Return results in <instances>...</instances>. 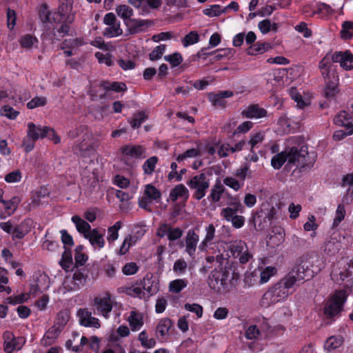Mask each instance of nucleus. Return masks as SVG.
<instances>
[{"instance_id":"nucleus-20","label":"nucleus","mask_w":353,"mask_h":353,"mask_svg":"<svg viewBox=\"0 0 353 353\" xmlns=\"http://www.w3.org/2000/svg\"><path fill=\"white\" fill-rule=\"evenodd\" d=\"M85 238L88 239L94 247L102 248L104 246L103 234L99 233L97 229L92 230L87 235H85Z\"/></svg>"},{"instance_id":"nucleus-30","label":"nucleus","mask_w":353,"mask_h":353,"mask_svg":"<svg viewBox=\"0 0 353 353\" xmlns=\"http://www.w3.org/2000/svg\"><path fill=\"white\" fill-rule=\"evenodd\" d=\"M343 343V339L341 336H332L329 337L325 343L324 347L328 352H332L339 347Z\"/></svg>"},{"instance_id":"nucleus-3","label":"nucleus","mask_w":353,"mask_h":353,"mask_svg":"<svg viewBox=\"0 0 353 353\" xmlns=\"http://www.w3.org/2000/svg\"><path fill=\"white\" fill-rule=\"evenodd\" d=\"M288 158V164L299 168L300 172H305L311 169L314 163V159L309 156L307 146H302L299 149L292 147L286 149Z\"/></svg>"},{"instance_id":"nucleus-23","label":"nucleus","mask_w":353,"mask_h":353,"mask_svg":"<svg viewBox=\"0 0 353 353\" xmlns=\"http://www.w3.org/2000/svg\"><path fill=\"white\" fill-rule=\"evenodd\" d=\"M189 197L188 190L183 184L176 185L170 192V199L173 201H176L179 198L187 200Z\"/></svg>"},{"instance_id":"nucleus-60","label":"nucleus","mask_w":353,"mask_h":353,"mask_svg":"<svg viewBox=\"0 0 353 353\" xmlns=\"http://www.w3.org/2000/svg\"><path fill=\"white\" fill-rule=\"evenodd\" d=\"M17 15L14 10L10 8L7 9V23L8 27L12 29L16 24Z\"/></svg>"},{"instance_id":"nucleus-21","label":"nucleus","mask_w":353,"mask_h":353,"mask_svg":"<svg viewBox=\"0 0 353 353\" xmlns=\"http://www.w3.org/2000/svg\"><path fill=\"white\" fill-rule=\"evenodd\" d=\"M73 151L77 154L84 157L90 156L94 153L92 146L90 143L85 142V138H83L81 143L76 144L73 147Z\"/></svg>"},{"instance_id":"nucleus-49","label":"nucleus","mask_w":353,"mask_h":353,"mask_svg":"<svg viewBox=\"0 0 353 353\" xmlns=\"http://www.w3.org/2000/svg\"><path fill=\"white\" fill-rule=\"evenodd\" d=\"M19 112L14 110L11 106L6 105L2 107L1 110V114L6 117L10 119H14L19 115Z\"/></svg>"},{"instance_id":"nucleus-10","label":"nucleus","mask_w":353,"mask_h":353,"mask_svg":"<svg viewBox=\"0 0 353 353\" xmlns=\"http://www.w3.org/2000/svg\"><path fill=\"white\" fill-rule=\"evenodd\" d=\"M39 17L43 23H54L61 21L60 17L63 14L60 12H52L46 3H42L39 8Z\"/></svg>"},{"instance_id":"nucleus-16","label":"nucleus","mask_w":353,"mask_h":353,"mask_svg":"<svg viewBox=\"0 0 353 353\" xmlns=\"http://www.w3.org/2000/svg\"><path fill=\"white\" fill-rule=\"evenodd\" d=\"M32 220L30 219H25L19 225L14 227L12 231V239H23L31 230Z\"/></svg>"},{"instance_id":"nucleus-28","label":"nucleus","mask_w":353,"mask_h":353,"mask_svg":"<svg viewBox=\"0 0 353 353\" xmlns=\"http://www.w3.org/2000/svg\"><path fill=\"white\" fill-rule=\"evenodd\" d=\"M100 86L106 91H115L117 92H124L127 90L126 85L123 82H109L103 81L101 82Z\"/></svg>"},{"instance_id":"nucleus-15","label":"nucleus","mask_w":353,"mask_h":353,"mask_svg":"<svg viewBox=\"0 0 353 353\" xmlns=\"http://www.w3.org/2000/svg\"><path fill=\"white\" fill-rule=\"evenodd\" d=\"M234 95L232 91L225 90L217 94L210 93L208 99L214 107L224 108L226 105L225 98L232 97Z\"/></svg>"},{"instance_id":"nucleus-17","label":"nucleus","mask_w":353,"mask_h":353,"mask_svg":"<svg viewBox=\"0 0 353 353\" xmlns=\"http://www.w3.org/2000/svg\"><path fill=\"white\" fill-rule=\"evenodd\" d=\"M341 248V245L336 236L333 234L326 240L324 245V252L328 255H334L338 252Z\"/></svg>"},{"instance_id":"nucleus-31","label":"nucleus","mask_w":353,"mask_h":353,"mask_svg":"<svg viewBox=\"0 0 353 353\" xmlns=\"http://www.w3.org/2000/svg\"><path fill=\"white\" fill-rule=\"evenodd\" d=\"M285 161L288 162L286 150L274 155L271 160V165L274 169L279 170Z\"/></svg>"},{"instance_id":"nucleus-11","label":"nucleus","mask_w":353,"mask_h":353,"mask_svg":"<svg viewBox=\"0 0 353 353\" xmlns=\"http://www.w3.org/2000/svg\"><path fill=\"white\" fill-rule=\"evenodd\" d=\"M128 32L131 34H137L145 31L147 28L153 25L150 20L131 19L125 21Z\"/></svg>"},{"instance_id":"nucleus-9","label":"nucleus","mask_w":353,"mask_h":353,"mask_svg":"<svg viewBox=\"0 0 353 353\" xmlns=\"http://www.w3.org/2000/svg\"><path fill=\"white\" fill-rule=\"evenodd\" d=\"M322 74L324 77L326 85L325 89V96L327 98H332L338 93L339 90L338 85V77L336 75L334 71H330V69H327L325 72H323Z\"/></svg>"},{"instance_id":"nucleus-27","label":"nucleus","mask_w":353,"mask_h":353,"mask_svg":"<svg viewBox=\"0 0 353 353\" xmlns=\"http://www.w3.org/2000/svg\"><path fill=\"white\" fill-rule=\"evenodd\" d=\"M225 188L221 183V181H216L210 190V194L208 196V199L212 203H216L219 201L221 197L224 192Z\"/></svg>"},{"instance_id":"nucleus-14","label":"nucleus","mask_w":353,"mask_h":353,"mask_svg":"<svg viewBox=\"0 0 353 353\" xmlns=\"http://www.w3.org/2000/svg\"><path fill=\"white\" fill-rule=\"evenodd\" d=\"M267 113V110L258 104H252L241 112V115L249 119H261L265 117Z\"/></svg>"},{"instance_id":"nucleus-34","label":"nucleus","mask_w":353,"mask_h":353,"mask_svg":"<svg viewBox=\"0 0 353 353\" xmlns=\"http://www.w3.org/2000/svg\"><path fill=\"white\" fill-rule=\"evenodd\" d=\"M159 161V159L156 156H153L148 159L143 165V170L144 174L150 175L154 171L156 165Z\"/></svg>"},{"instance_id":"nucleus-38","label":"nucleus","mask_w":353,"mask_h":353,"mask_svg":"<svg viewBox=\"0 0 353 353\" xmlns=\"http://www.w3.org/2000/svg\"><path fill=\"white\" fill-rule=\"evenodd\" d=\"M123 31L120 28L119 23H115L113 25H109L103 32V35L108 37H117L122 34Z\"/></svg>"},{"instance_id":"nucleus-4","label":"nucleus","mask_w":353,"mask_h":353,"mask_svg":"<svg viewBox=\"0 0 353 353\" xmlns=\"http://www.w3.org/2000/svg\"><path fill=\"white\" fill-rule=\"evenodd\" d=\"M347 299L346 292L344 290L337 291L327 301L323 314L327 319L331 321L338 316L343 310V306Z\"/></svg>"},{"instance_id":"nucleus-53","label":"nucleus","mask_w":353,"mask_h":353,"mask_svg":"<svg viewBox=\"0 0 353 353\" xmlns=\"http://www.w3.org/2000/svg\"><path fill=\"white\" fill-rule=\"evenodd\" d=\"M264 139V134L261 132H256L252 134L250 137V139L248 142V144L250 145V152H252V150L256 147V145L261 143Z\"/></svg>"},{"instance_id":"nucleus-18","label":"nucleus","mask_w":353,"mask_h":353,"mask_svg":"<svg viewBox=\"0 0 353 353\" xmlns=\"http://www.w3.org/2000/svg\"><path fill=\"white\" fill-rule=\"evenodd\" d=\"M199 239V235L196 234L194 230H190L188 232L185 239V244L186 252L190 256H193L194 254Z\"/></svg>"},{"instance_id":"nucleus-42","label":"nucleus","mask_w":353,"mask_h":353,"mask_svg":"<svg viewBox=\"0 0 353 353\" xmlns=\"http://www.w3.org/2000/svg\"><path fill=\"white\" fill-rule=\"evenodd\" d=\"M70 319V312L67 310L60 311L56 318V324L61 327H63Z\"/></svg>"},{"instance_id":"nucleus-6","label":"nucleus","mask_w":353,"mask_h":353,"mask_svg":"<svg viewBox=\"0 0 353 353\" xmlns=\"http://www.w3.org/2000/svg\"><path fill=\"white\" fill-rule=\"evenodd\" d=\"M27 137L33 141L39 139L48 137L52 140L54 143H59L61 141L60 137L57 136L54 129L48 126H37L33 123H28Z\"/></svg>"},{"instance_id":"nucleus-45","label":"nucleus","mask_w":353,"mask_h":353,"mask_svg":"<svg viewBox=\"0 0 353 353\" xmlns=\"http://www.w3.org/2000/svg\"><path fill=\"white\" fill-rule=\"evenodd\" d=\"M139 340L142 346L146 348H152L155 344L156 341L154 339H148V334L145 331H142L139 335Z\"/></svg>"},{"instance_id":"nucleus-2","label":"nucleus","mask_w":353,"mask_h":353,"mask_svg":"<svg viewBox=\"0 0 353 353\" xmlns=\"http://www.w3.org/2000/svg\"><path fill=\"white\" fill-rule=\"evenodd\" d=\"M294 285V283L285 276L263 295L260 301L261 305L267 307L271 304L285 299L292 294L291 289Z\"/></svg>"},{"instance_id":"nucleus-39","label":"nucleus","mask_w":353,"mask_h":353,"mask_svg":"<svg viewBox=\"0 0 353 353\" xmlns=\"http://www.w3.org/2000/svg\"><path fill=\"white\" fill-rule=\"evenodd\" d=\"M148 116L143 112H139L133 114L130 121L132 128H139L141 125L147 119Z\"/></svg>"},{"instance_id":"nucleus-8","label":"nucleus","mask_w":353,"mask_h":353,"mask_svg":"<svg viewBox=\"0 0 353 353\" xmlns=\"http://www.w3.org/2000/svg\"><path fill=\"white\" fill-rule=\"evenodd\" d=\"M93 305L98 314H101L105 319L109 318V314L112 310L111 294L106 291L103 293V296H96L93 300Z\"/></svg>"},{"instance_id":"nucleus-19","label":"nucleus","mask_w":353,"mask_h":353,"mask_svg":"<svg viewBox=\"0 0 353 353\" xmlns=\"http://www.w3.org/2000/svg\"><path fill=\"white\" fill-rule=\"evenodd\" d=\"M243 206L239 202H234L231 205V207L223 208L221 210V215L224 217L227 221H230L236 215L237 212H242Z\"/></svg>"},{"instance_id":"nucleus-50","label":"nucleus","mask_w":353,"mask_h":353,"mask_svg":"<svg viewBox=\"0 0 353 353\" xmlns=\"http://www.w3.org/2000/svg\"><path fill=\"white\" fill-rule=\"evenodd\" d=\"M223 12H225L224 8L221 9L219 5H213L203 10V13L210 17L219 16Z\"/></svg>"},{"instance_id":"nucleus-43","label":"nucleus","mask_w":353,"mask_h":353,"mask_svg":"<svg viewBox=\"0 0 353 353\" xmlns=\"http://www.w3.org/2000/svg\"><path fill=\"white\" fill-rule=\"evenodd\" d=\"M199 41V35L196 31H191L190 33L186 34L182 43L184 47H187L190 45L196 43Z\"/></svg>"},{"instance_id":"nucleus-26","label":"nucleus","mask_w":353,"mask_h":353,"mask_svg":"<svg viewBox=\"0 0 353 353\" xmlns=\"http://www.w3.org/2000/svg\"><path fill=\"white\" fill-rule=\"evenodd\" d=\"M128 321L132 331L139 330L143 325V316L135 311L130 312Z\"/></svg>"},{"instance_id":"nucleus-7","label":"nucleus","mask_w":353,"mask_h":353,"mask_svg":"<svg viewBox=\"0 0 353 353\" xmlns=\"http://www.w3.org/2000/svg\"><path fill=\"white\" fill-rule=\"evenodd\" d=\"M188 185L190 189L194 190L193 196L196 200H200L205 196L206 191L210 187V180L205 173H201L193 176L188 182Z\"/></svg>"},{"instance_id":"nucleus-35","label":"nucleus","mask_w":353,"mask_h":353,"mask_svg":"<svg viewBox=\"0 0 353 353\" xmlns=\"http://www.w3.org/2000/svg\"><path fill=\"white\" fill-rule=\"evenodd\" d=\"M116 12L118 16L125 20V22L131 19L133 14V10L127 5H120L116 8Z\"/></svg>"},{"instance_id":"nucleus-22","label":"nucleus","mask_w":353,"mask_h":353,"mask_svg":"<svg viewBox=\"0 0 353 353\" xmlns=\"http://www.w3.org/2000/svg\"><path fill=\"white\" fill-rule=\"evenodd\" d=\"M143 289L148 293V297L157 293L159 290L158 283L152 279V276L146 275L142 282Z\"/></svg>"},{"instance_id":"nucleus-13","label":"nucleus","mask_w":353,"mask_h":353,"mask_svg":"<svg viewBox=\"0 0 353 353\" xmlns=\"http://www.w3.org/2000/svg\"><path fill=\"white\" fill-rule=\"evenodd\" d=\"M120 150L123 155L128 156L131 158L140 159L146 157L145 155V148L140 145H125L121 147Z\"/></svg>"},{"instance_id":"nucleus-55","label":"nucleus","mask_w":353,"mask_h":353,"mask_svg":"<svg viewBox=\"0 0 353 353\" xmlns=\"http://www.w3.org/2000/svg\"><path fill=\"white\" fill-rule=\"evenodd\" d=\"M183 234V231L179 228H172L170 226V230L168 232V239L170 241H174L180 239Z\"/></svg>"},{"instance_id":"nucleus-64","label":"nucleus","mask_w":353,"mask_h":353,"mask_svg":"<svg viewBox=\"0 0 353 353\" xmlns=\"http://www.w3.org/2000/svg\"><path fill=\"white\" fill-rule=\"evenodd\" d=\"M21 179V174L19 170H16L8 173L5 176V181L8 183H15L18 182Z\"/></svg>"},{"instance_id":"nucleus-52","label":"nucleus","mask_w":353,"mask_h":353,"mask_svg":"<svg viewBox=\"0 0 353 353\" xmlns=\"http://www.w3.org/2000/svg\"><path fill=\"white\" fill-rule=\"evenodd\" d=\"M63 288L67 291H73L79 290V287L76 284V281L72 279V276H66L63 282Z\"/></svg>"},{"instance_id":"nucleus-57","label":"nucleus","mask_w":353,"mask_h":353,"mask_svg":"<svg viewBox=\"0 0 353 353\" xmlns=\"http://www.w3.org/2000/svg\"><path fill=\"white\" fill-rule=\"evenodd\" d=\"M184 307L186 310L195 313L198 318H201L203 315V307L197 303H186Z\"/></svg>"},{"instance_id":"nucleus-29","label":"nucleus","mask_w":353,"mask_h":353,"mask_svg":"<svg viewBox=\"0 0 353 353\" xmlns=\"http://www.w3.org/2000/svg\"><path fill=\"white\" fill-rule=\"evenodd\" d=\"M172 326V322L171 319L169 318H164L161 319L156 328L157 334H160V336L163 339L165 336H167L169 333V330Z\"/></svg>"},{"instance_id":"nucleus-59","label":"nucleus","mask_w":353,"mask_h":353,"mask_svg":"<svg viewBox=\"0 0 353 353\" xmlns=\"http://www.w3.org/2000/svg\"><path fill=\"white\" fill-rule=\"evenodd\" d=\"M188 267L186 261L183 259H177L174 263L173 270L175 272L183 274L185 272Z\"/></svg>"},{"instance_id":"nucleus-48","label":"nucleus","mask_w":353,"mask_h":353,"mask_svg":"<svg viewBox=\"0 0 353 353\" xmlns=\"http://www.w3.org/2000/svg\"><path fill=\"white\" fill-rule=\"evenodd\" d=\"M345 210L343 204H339L336 212V216L334 219L333 227H337L339 224L344 219Z\"/></svg>"},{"instance_id":"nucleus-47","label":"nucleus","mask_w":353,"mask_h":353,"mask_svg":"<svg viewBox=\"0 0 353 353\" xmlns=\"http://www.w3.org/2000/svg\"><path fill=\"white\" fill-rule=\"evenodd\" d=\"M135 243V241L134 240V237L130 234L128 235L126 238L124 239L118 254L120 255H123L127 253L129 250L130 248Z\"/></svg>"},{"instance_id":"nucleus-56","label":"nucleus","mask_w":353,"mask_h":353,"mask_svg":"<svg viewBox=\"0 0 353 353\" xmlns=\"http://www.w3.org/2000/svg\"><path fill=\"white\" fill-rule=\"evenodd\" d=\"M46 103V99L45 97H34L27 103V107L29 109H34L37 107L43 106Z\"/></svg>"},{"instance_id":"nucleus-58","label":"nucleus","mask_w":353,"mask_h":353,"mask_svg":"<svg viewBox=\"0 0 353 353\" xmlns=\"http://www.w3.org/2000/svg\"><path fill=\"white\" fill-rule=\"evenodd\" d=\"M29 296L28 294H21L19 295L10 296L7 299L8 303L12 305H17L25 302Z\"/></svg>"},{"instance_id":"nucleus-1","label":"nucleus","mask_w":353,"mask_h":353,"mask_svg":"<svg viewBox=\"0 0 353 353\" xmlns=\"http://www.w3.org/2000/svg\"><path fill=\"white\" fill-rule=\"evenodd\" d=\"M317 261V259L314 257H308L303 256L296 261V264L292 270L286 275L294 285L296 283L307 281L314 277L320 268L314 266V263Z\"/></svg>"},{"instance_id":"nucleus-51","label":"nucleus","mask_w":353,"mask_h":353,"mask_svg":"<svg viewBox=\"0 0 353 353\" xmlns=\"http://www.w3.org/2000/svg\"><path fill=\"white\" fill-rule=\"evenodd\" d=\"M165 45L161 44L156 48L150 53L149 58L151 61H156L161 58L165 50Z\"/></svg>"},{"instance_id":"nucleus-5","label":"nucleus","mask_w":353,"mask_h":353,"mask_svg":"<svg viewBox=\"0 0 353 353\" xmlns=\"http://www.w3.org/2000/svg\"><path fill=\"white\" fill-rule=\"evenodd\" d=\"M229 276L230 271L226 268L219 267L214 269L208 276L209 287L216 292L228 290Z\"/></svg>"},{"instance_id":"nucleus-61","label":"nucleus","mask_w":353,"mask_h":353,"mask_svg":"<svg viewBox=\"0 0 353 353\" xmlns=\"http://www.w3.org/2000/svg\"><path fill=\"white\" fill-rule=\"evenodd\" d=\"M138 266L135 263L131 262L126 263L123 269L122 272L125 275H132L135 274L138 271Z\"/></svg>"},{"instance_id":"nucleus-36","label":"nucleus","mask_w":353,"mask_h":353,"mask_svg":"<svg viewBox=\"0 0 353 353\" xmlns=\"http://www.w3.org/2000/svg\"><path fill=\"white\" fill-rule=\"evenodd\" d=\"M340 34L341 37L344 39H351L353 37V21H344L342 24Z\"/></svg>"},{"instance_id":"nucleus-44","label":"nucleus","mask_w":353,"mask_h":353,"mask_svg":"<svg viewBox=\"0 0 353 353\" xmlns=\"http://www.w3.org/2000/svg\"><path fill=\"white\" fill-rule=\"evenodd\" d=\"M121 221H117L114 223L113 226H111L108 229V236L107 237V239L108 241H114L118 239V231L121 228Z\"/></svg>"},{"instance_id":"nucleus-63","label":"nucleus","mask_w":353,"mask_h":353,"mask_svg":"<svg viewBox=\"0 0 353 353\" xmlns=\"http://www.w3.org/2000/svg\"><path fill=\"white\" fill-rule=\"evenodd\" d=\"M78 315L79 316V321L81 325H84L87 321L91 318L92 312L85 310L80 309L78 311Z\"/></svg>"},{"instance_id":"nucleus-41","label":"nucleus","mask_w":353,"mask_h":353,"mask_svg":"<svg viewBox=\"0 0 353 353\" xmlns=\"http://www.w3.org/2000/svg\"><path fill=\"white\" fill-rule=\"evenodd\" d=\"M38 41L36 37L27 34L21 38L20 44L23 48L29 49L32 48L34 44L37 43Z\"/></svg>"},{"instance_id":"nucleus-12","label":"nucleus","mask_w":353,"mask_h":353,"mask_svg":"<svg viewBox=\"0 0 353 353\" xmlns=\"http://www.w3.org/2000/svg\"><path fill=\"white\" fill-rule=\"evenodd\" d=\"M332 60L333 62L339 63L341 67L346 70L353 69V54L347 51L334 52Z\"/></svg>"},{"instance_id":"nucleus-62","label":"nucleus","mask_w":353,"mask_h":353,"mask_svg":"<svg viewBox=\"0 0 353 353\" xmlns=\"http://www.w3.org/2000/svg\"><path fill=\"white\" fill-rule=\"evenodd\" d=\"M260 334V331L256 325H250L245 332V337L248 339H255Z\"/></svg>"},{"instance_id":"nucleus-24","label":"nucleus","mask_w":353,"mask_h":353,"mask_svg":"<svg viewBox=\"0 0 353 353\" xmlns=\"http://www.w3.org/2000/svg\"><path fill=\"white\" fill-rule=\"evenodd\" d=\"M277 213V210L272 206L270 208H266L261 209L254 214V219L256 221H260L261 219H268V221L270 222L272 220L275 219V215Z\"/></svg>"},{"instance_id":"nucleus-37","label":"nucleus","mask_w":353,"mask_h":353,"mask_svg":"<svg viewBox=\"0 0 353 353\" xmlns=\"http://www.w3.org/2000/svg\"><path fill=\"white\" fill-rule=\"evenodd\" d=\"M269 48V43H256V44L251 46L247 50V53L250 55H256L258 54H262L268 50Z\"/></svg>"},{"instance_id":"nucleus-25","label":"nucleus","mask_w":353,"mask_h":353,"mask_svg":"<svg viewBox=\"0 0 353 353\" xmlns=\"http://www.w3.org/2000/svg\"><path fill=\"white\" fill-rule=\"evenodd\" d=\"M72 221L75 224L76 228L79 233L87 235L91 231L90 225L82 219L79 216L75 215L72 217Z\"/></svg>"},{"instance_id":"nucleus-33","label":"nucleus","mask_w":353,"mask_h":353,"mask_svg":"<svg viewBox=\"0 0 353 353\" xmlns=\"http://www.w3.org/2000/svg\"><path fill=\"white\" fill-rule=\"evenodd\" d=\"M144 194L146 197L154 201H159L161 196V192L152 184L145 185Z\"/></svg>"},{"instance_id":"nucleus-40","label":"nucleus","mask_w":353,"mask_h":353,"mask_svg":"<svg viewBox=\"0 0 353 353\" xmlns=\"http://www.w3.org/2000/svg\"><path fill=\"white\" fill-rule=\"evenodd\" d=\"M188 285V281L185 279H176L170 283L169 290L174 293L180 292Z\"/></svg>"},{"instance_id":"nucleus-32","label":"nucleus","mask_w":353,"mask_h":353,"mask_svg":"<svg viewBox=\"0 0 353 353\" xmlns=\"http://www.w3.org/2000/svg\"><path fill=\"white\" fill-rule=\"evenodd\" d=\"M272 232L274 234L270 235L269 239L267 241V244L271 247L278 246L283 242L284 234L281 229L276 232L274 231H272Z\"/></svg>"},{"instance_id":"nucleus-54","label":"nucleus","mask_w":353,"mask_h":353,"mask_svg":"<svg viewBox=\"0 0 353 353\" xmlns=\"http://www.w3.org/2000/svg\"><path fill=\"white\" fill-rule=\"evenodd\" d=\"M164 59L165 61H169L172 67L178 66L183 61L181 55L178 52L165 56Z\"/></svg>"},{"instance_id":"nucleus-46","label":"nucleus","mask_w":353,"mask_h":353,"mask_svg":"<svg viewBox=\"0 0 353 353\" xmlns=\"http://www.w3.org/2000/svg\"><path fill=\"white\" fill-rule=\"evenodd\" d=\"M276 272V268L273 267H267L260 272V283H264L269 281L270 277Z\"/></svg>"}]
</instances>
